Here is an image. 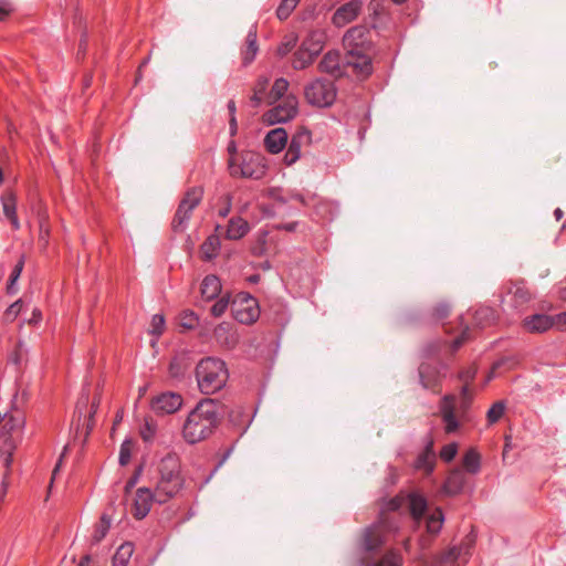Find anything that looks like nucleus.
<instances>
[{"label":"nucleus","mask_w":566,"mask_h":566,"mask_svg":"<svg viewBox=\"0 0 566 566\" xmlns=\"http://www.w3.org/2000/svg\"><path fill=\"white\" fill-rule=\"evenodd\" d=\"M219 423L218 405L214 399H201L188 413L182 426V437L189 444L209 438Z\"/></svg>","instance_id":"1"},{"label":"nucleus","mask_w":566,"mask_h":566,"mask_svg":"<svg viewBox=\"0 0 566 566\" xmlns=\"http://www.w3.org/2000/svg\"><path fill=\"white\" fill-rule=\"evenodd\" d=\"M157 470L158 479L154 489L156 502L165 504L184 486L179 457L176 453H168L159 461Z\"/></svg>","instance_id":"2"},{"label":"nucleus","mask_w":566,"mask_h":566,"mask_svg":"<svg viewBox=\"0 0 566 566\" xmlns=\"http://www.w3.org/2000/svg\"><path fill=\"white\" fill-rule=\"evenodd\" d=\"M473 401V394L470 384L464 382L460 395H446L439 403V411L444 424V432L450 434L457 432L461 423L468 420L469 410Z\"/></svg>","instance_id":"3"},{"label":"nucleus","mask_w":566,"mask_h":566,"mask_svg":"<svg viewBox=\"0 0 566 566\" xmlns=\"http://www.w3.org/2000/svg\"><path fill=\"white\" fill-rule=\"evenodd\" d=\"M195 375L200 392L206 396L220 391L229 379L227 364L217 357L200 359L196 366Z\"/></svg>","instance_id":"4"},{"label":"nucleus","mask_w":566,"mask_h":566,"mask_svg":"<svg viewBox=\"0 0 566 566\" xmlns=\"http://www.w3.org/2000/svg\"><path fill=\"white\" fill-rule=\"evenodd\" d=\"M229 172L232 177L250 178L259 180L268 170L265 158L254 151H243L240 160L231 157L228 161Z\"/></svg>","instance_id":"5"},{"label":"nucleus","mask_w":566,"mask_h":566,"mask_svg":"<svg viewBox=\"0 0 566 566\" xmlns=\"http://www.w3.org/2000/svg\"><path fill=\"white\" fill-rule=\"evenodd\" d=\"M398 527L394 525L385 513L380 514L377 522L366 527L361 535V545L366 552H374L382 547L388 535L396 532Z\"/></svg>","instance_id":"6"},{"label":"nucleus","mask_w":566,"mask_h":566,"mask_svg":"<svg viewBox=\"0 0 566 566\" xmlns=\"http://www.w3.org/2000/svg\"><path fill=\"white\" fill-rule=\"evenodd\" d=\"M203 198V188L195 186L189 188L179 202L171 226L174 231H184L191 218L192 211Z\"/></svg>","instance_id":"7"},{"label":"nucleus","mask_w":566,"mask_h":566,"mask_svg":"<svg viewBox=\"0 0 566 566\" xmlns=\"http://www.w3.org/2000/svg\"><path fill=\"white\" fill-rule=\"evenodd\" d=\"M304 96L313 106L328 107L335 102L337 90L333 82L317 78L305 86Z\"/></svg>","instance_id":"8"},{"label":"nucleus","mask_w":566,"mask_h":566,"mask_svg":"<svg viewBox=\"0 0 566 566\" xmlns=\"http://www.w3.org/2000/svg\"><path fill=\"white\" fill-rule=\"evenodd\" d=\"M234 319L241 324L251 325L260 317V306L255 297L248 293H240L232 302Z\"/></svg>","instance_id":"9"},{"label":"nucleus","mask_w":566,"mask_h":566,"mask_svg":"<svg viewBox=\"0 0 566 566\" xmlns=\"http://www.w3.org/2000/svg\"><path fill=\"white\" fill-rule=\"evenodd\" d=\"M298 112V101L294 95H286L282 103L265 112L263 122L269 125L285 123L293 119Z\"/></svg>","instance_id":"10"},{"label":"nucleus","mask_w":566,"mask_h":566,"mask_svg":"<svg viewBox=\"0 0 566 566\" xmlns=\"http://www.w3.org/2000/svg\"><path fill=\"white\" fill-rule=\"evenodd\" d=\"M345 63L359 78L373 73L371 51L346 50Z\"/></svg>","instance_id":"11"},{"label":"nucleus","mask_w":566,"mask_h":566,"mask_svg":"<svg viewBox=\"0 0 566 566\" xmlns=\"http://www.w3.org/2000/svg\"><path fill=\"white\" fill-rule=\"evenodd\" d=\"M323 49V42L315 41L313 36L305 40L302 45L295 51L292 60V66L294 70H304L310 66L315 57L319 54Z\"/></svg>","instance_id":"12"},{"label":"nucleus","mask_w":566,"mask_h":566,"mask_svg":"<svg viewBox=\"0 0 566 566\" xmlns=\"http://www.w3.org/2000/svg\"><path fill=\"white\" fill-rule=\"evenodd\" d=\"M532 300V294L524 281L510 282L506 294L502 297V304L512 310L520 311Z\"/></svg>","instance_id":"13"},{"label":"nucleus","mask_w":566,"mask_h":566,"mask_svg":"<svg viewBox=\"0 0 566 566\" xmlns=\"http://www.w3.org/2000/svg\"><path fill=\"white\" fill-rule=\"evenodd\" d=\"M370 32L366 25H355L343 36L345 50L371 51Z\"/></svg>","instance_id":"14"},{"label":"nucleus","mask_w":566,"mask_h":566,"mask_svg":"<svg viewBox=\"0 0 566 566\" xmlns=\"http://www.w3.org/2000/svg\"><path fill=\"white\" fill-rule=\"evenodd\" d=\"M182 402L184 399L181 395L172 391H166L151 399L150 408L156 415H171L181 408Z\"/></svg>","instance_id":"15"},{"label":"nucleus","mask_w":566,"mask_h":566,"mask_svg":"<svg viewBox=\"0 0 566 566\" xmlns=\"http://www.w3.org/2000/svg\"><path fill=\"white\" fill-rule=\"evenodd\" d=\"M363 9L360 0H350L336 9L332 17V22L337 28H343L354 21Z\"/></svg>","instance_id":"16"},{"label":"nucleus","mask_w":566,"mask_h":566,"mask_svg":"<svg viewBox=\"0 0 566 566\" xmlns=\"http://www.w3.org/2000/svg\"><path fill=\"white\" fill-rule=\"evenodd\" d=\"M153 502H156L155 491H151L149 488L137 489L132 506L133 516L137 520L146 517Z\"/></svg>","instance_id":"17"},{"label":"nucleus","mask_w":566,"mask_h":566,"mask_svg":"<svg viewBox=\"0 0 566 566\" xmlns=\"http://www.w3.org/2000/svg\"><path fill=\"white\" fill-rule=\"evenodd\" d=\"M420 382L424 389L438 391L441 386L443 375L438 365L422 363L419 366Z\"/></svg>","instance_id":"18"},{"label":"nucleus","mask_w":566,"mask_h":566,"mask_svg":"<svg viewBox=\"0 0 566 566\" xmlns=\"http://www.w3.org/2000/svg\"><path fill=\"white\" fill-rule=\"evenodd\" d=\"M311 133L306 129L297 132L290 140L289 148L284 155V163L287 166L293 165L301 157V148L303 143L310 142Z\"/></svg>","instance_id":"19"},{"label":"nucleus","mask_w":566,"mask_h":566,"mask_svg":"<svg viewBox=\"0 0 566 566\" xmlns=\"http://www.w3.org/2000/svg\"><path fill=\"white\" fill-rule=\"evenodd\" d=\"M522 327L525 332L532 334H542L552 329L551 315L547 314H533L526 316L522 321Z\"/></svg>","instance_id":"20"},{"label":"nucleus","mask_w":566,"mask_h":566,"mask_svg":"<svg viewBox=\"0 0 566 566\" xmlns=\"http://www.w3.org/2000/svg\"><path fill=\"white\" fill-rule=\"evenodd\" d=\"M213 336L218 344L227 349H232L239 343V336L232 325L227 322L218 324L213 329Z\"/></svg>","instance_id":"21"},{"label":"nucleus","mask_w":566,"mask_h":566,"mask_svg":"<svg viewBox=\"0 0 566 566\" xmlns=\"http://www.w3.org/2000/svg\"><path fill=\"white\" fill-rule=\"evenodd\" d=\"M287 137L284 128H274L266 134L264 146L269 153L279 154L286 146Z\"/></svg>","instance_id":"22"},{"label":"nucleus","mask_w":566,"mask_h":566,"mask_svg":"<svg viewBox=\"0 0 566 566\" xmlns=\"http://www.w3.org/2000/svg\"><path fill=\"white\" fill-rule=\"evenodd\" d=\"M318 70L333 76H339L342 74L339 53L337 51L325 53L318 64Z\"/></svg>","instance_id":"23"},{"label":"nucleus","mask_w":566,"mask_h":566,"mask_svg":"<svg viewBox=\"0 0 566 566\" xmlns=\"http://www.w3.org/2000/svg\"><path fill=\"white\" fill-rule=\"evenodd\" d=\"M222 284L217 275H207L201 283L200 293L203 300L211 301L219 296Z\"/></svg>","instance_id":"24"},{"label":"nucleus","mask_w":566,"mask_h":566,"mask_svg":"<svg viewBox=\"0 0 566 566\" xmlns=\"http://www.w3.org/2000/svg\"><path fill=\"white\" fill-rule=\"evenodd\" d=\"M436 464V454L433 451V440L430 439L426 444L423 451L416 460V468L423 470L426 473H431Z\"/></svg>","instance_id":"25"},{"label":"nucleus","mask_w":566,"mask_h":566,"mask_svg":"<svg viewBox=\"0 0 566 566\" xmlns=\"http://www.w3.org/2000/svg\"><path fill=\"white\" fill-rule=\"evenodd\" d=\"M465 485L464 472L460 469L451 471L443 484V489L448 494L460 493Z\"/></svg>","instance_id":"26"},{"label":"nucleus","mask_w":566,"mask_h":566,"mask_svg":"<svg viewBox=\"0 0 566 566\" xmlns=\"http://www.w3.org/2000/svg\"><path fill=\"white\" fill-rule=\"evenodd\" d=\"M408 505L412 518L419 523L427 511V500L418 493L408 495Z\"/></svg>","instance_id":"27"},{"label":"nucleus","mask_w":566,"mask_h":566,"mask_svg":"<svg viewBox=\"0 0 566 566\" xmlns=\"http://www.w3.org/2000/svg\"><path fill=\"white\" fill-rule=\"evenodd\" d=\"M221 249V242L217 234L209 235L200 245L201 258L205 261H211L217 258Z\"/></svg>","instance_id":"28"},{"label":"nucleus","mask_w":566,"mask_h":566,"mask_svg":"<svg viewBox=\"0 0 566 566\" xmlns=\"http://www.w3.org/2000/svg\"><path fill=\"white\" fill-rule=\"evenodd\" d=\"M249 232V223L242 218H232L229 221L226 238L229 240H239Z\"/></svg>","instance_id":"29"},{"label":"nucleus","mask_w":566,"mask_h":566,"mask_svg":"<svg viewBox=\"0 0 566 566\" xmlns=\"http://www.w3.org/2000/svg\"><path fill=\"white\" fill-rule=\"evenodd\" d=\"M258 50L256 32L249 31L245 39V48L242 50V60L245 65L250 64L255 59Z\"/></svg>","instance_id":"30"},{"label":"nucleus","mask_w":566,"mask_h":566,"mask_svg":"<svg viewBox=\"0 0 566 566\" xmlns=\"http://www.w3.org/2000/svg\"><path fill=\"white\" fill-rule=\"evenodd\" d=\"M462 464L467 472L476 474L481 468L480 453L473 448L469 449L463 455Z\"/></svg>","instance_id":"31"},{"label":"nucleus","mask_w":566,"mask_h":566,"mask_svg":"<svg viewBox=\"0 0 566 566\" xmlns=\"http://www.w3.org/2000/svg\"><path fill=\"white\" fill-rule=\"evenodd\" d=\"M289 85L287 80L283 77L276 78L268 94V103L274 104L279 99L283 98L289 90Z\"/></svg>","instance_id":"32"},{"label":"nucleus","mask_w":566,"mask_h":566,"mask_svg":"<svg viewBox=\"0 0 566 566\" xmlns=\"http://www.w3.org/2000/svg\"><path fill=\"white\" fill-rule=\"evenodd\" d=\"M134 547L132 543L122 544L113 556L112 566H127Z\"/></svg>","instance_id":"33"},{"label":"nucleus","mask_w":566,"mask_h":566,"mask_svg":"<svg viewBox=\"0 0 566 566\" xmlns=\"http://www.w3.org/2000/svg\"><path fill=\"white\" fill-rule=\"evenodd\" d=\"M444 522V515L440 507L434 509L427 518V531L437 535L440 533Z\"/></svg>","instance_id":"34"},{"label":"nucleus","mask_w":566,"mask_h":566,"mask_svg":"<svg viewBox=\"0 0 566 566\" xmlns=\"http://www.w3.org/2000/svg\"><path fill=\"white\" fill-rule=\"evenodd\" d=\"M469 545L452 546L440 556L439 562L441 564L455 563L463 554L469 555Z\"/></svg>","instance_id":"35"},{"label":"nucleus","mask_w":566,"mask_h":566,"mask_svg":"<svg viewBox=\"0 0 566 566\" xmlns=\"http://www.w3.org/2000/svg\"><path fill=\"white\" fill-rule=\"evenodd\" d=\"M371 566H402V556L398 551L389 549Z\"/></svg>","instance_id":"36"},{"label":"nucleus","mask_w":566,"mask_h":566,"mask_svg":"<svg viewBox=\"0 0 566 566\" xmlns=\"http://www.w3.org/2000/svg\"><path fill=\"white\" fill-rule=\"evenodd\" d=\"M506 410V403L503 400L494 402L486 412L488 424L492 426L496 423Z\"/></svg>","instance_id":"37"},{"label":"nucleus","mask_w":566,"mask_h":566,"mask_svg":"<svg viewBox=\"0 0 566 566\" xmlns=\"http://www.w3.org/2000/svg\"><path fill=\"white\" fill-rule=\"evenodd\" d=\"M3 212L10 220L13 229H19L20 224L17 216L15 199L13 197H9L3 200Z\"/></svg>","instance_id":"38"},{"label":"nucleus","mask_w":566,"mask_h":566,"mask_svg":"<svg viewBox=\"0 0 566 566\" xmlns=\"http://www.w3.org/2000/svg\"><path fill=\"white\" fill-rule=\"evenodd\" d=\"M473 318L478 326L484 327L494 321V312L490 307H481L475 311Z\"/></svg>","instance_id":"39"},{"label":"nucleus","mask_w":566,"mask_h":566,"mask_svg":"<svg viewBox=\"0 0 566 566\" xmlns=\"http://www.w3.org/2000/svg\"><path fill=\"white\" fill-rule=\"evenodd\" d=\"M111 527V520L104 514L102 515L98 524L95 526V530L92 535V539L94 543H99L108 533Z\"/></svg>","instance_id":"40"},{"label":"nucleus","mask_w":566,"mask_h":566,"mask_svg":"<svg viewBox=\"0 0 566 566\" xmlns=\"http://www.w3.org/2000/svg\"><path fill=\"white\" fill-rule=\"evenodd\" d=\"M297 43V35L294 33H290L283 38L281 43L277 46L276 53L279 56L283 57L287 53H290Z\"/></svg>","instance_id":"41"},{"label":"nucleus","mask_w":566,"mask_h":566,"mask_svg":"<svg viewBox=\"0 0 566 566\" xmlns=\"http://www.w3.org/2000/svg\"><path fill=\"white\" fill-rule=\"evenodd\" d=\"M179 321L181 327L193 329L199 323V317L193 311L186 310L180 313Z\"/></svg>","instance_id":"42"},{"label":"nucleus","mask_w":566,"mask_h":566,"mask_svg":"<svg viewBox=\"0 0 566 566\" xmlns=\"http://www.w3.org/2000/svg\"><path fill=\"white\" fill-rule=\"evenodd\" d=\"M300 0H282L276 9V15L280 20H286L296 8Z\"/></svg>","instance_id":"43"},{"label":"nucleus","mask_w":566,"mask_h":566,"mask_svg":"<svg viewBox=\"0 0 566 566\" xmlns=\"http://www.w3.org/2000/svg\"><path fill=\"white\" fill-rule=\"evenodd\" d=\"M12 464V453L11 452H0V476L2 479V484H6V481L10 474Z\"/></svg>","instance_id":"44"},{"label":"nucleus","mask_w":566,"mask_h":566,"mask_svg":"<svg viewBox=\"0 0 566 566\" xmlns=\"http://www.w3.org/2000/svg\"><path fill=\"white\" fill-rule=\"evenodd\" d=\"M229 302H230V298L228 295H223V296L219 297L218 301L210 308L211 315L214 317L222 316L229 306Z\"/></svg>","instance_id":"45"},{"label":"nucleus","mask_w":566,"mask_h":566,"mask_svg":"<svg viewBox=\"0 0 566 566\" xmlns=\"http://www.w3.org/2000/svg\"><path fill=\"white\" fill-rule=\"evenodd\" d=\"M132 451H133V442L130 440L123 441V443L120 444L119 458H118L120 465H126L129 463L130 458H132Z\"/></svg>","instance_id":"46"},{"label":"nucleus","mask_w":566,"mask_h":566,"mask_svg":"<svg viewBox=\"0 0 566 566\" xmlns=\"http://www.w3.org/2000/svg\"><path fill=\"white\" fill-rule=\"evenodd\" d=\"M269 81L266 78H260L254 90V94L251 97V102L254 106H259L262 102L263 94L268 87Z\"/></svg>","instance_id":"47"},{"label":"nucleus","mask_w":566,"mask_h":566,"mask_svg":"<svg viewBox=\"0 0 566 566\" xmlns=\"http://www.w3.org/2000/svg\"><path fill=\"white\" fill-rule=\"evenodd\" d=\"M458 453V443L451 442L442 447L440 458L444 462H451Z\"/></svg>","instance_id":"48"},{"label":"nucleus","mask_w":566,"mask_h":566,"mask_svg":"<svg viewBox=\"0 0 566 566\" xmlns=\"http://www.w3.org/2000/svg\"><path fill=\"white\" fill-rule=\"evenodd\" d=\"M165 331V317L160 314H155L150 322V333L160 336Z\"/></svg>","instance_id":"49"},{"label":"nucleus","mask_w":566,"mask_h":566,"mask_svg":"<svg viewBox=\"0 0 566 566\" xmlns=\"http://www.w3.org/2000/svg\"><path fill=\"white\" fill-rule=\"evenodd\" d=\"M22 269H23V261L20 260L15 264V266L13 268V270H12V272L10 274L9 283H8V286H7L8 293L12 294V293L15 292L14 284L18 281V279L20 277Z\"/></svg>","instance_id":"50"},{"label":"nucleus","mask_w":566,"mask_h":566,"mask_svg":"<svg viewBox=\"0 0 566 566\" xmlns=\"http://www.w3.org/2000/svg\"><path fill=\"white\" fill-rule=\"evenodd\" d=\"M22 307L23 303L21 300H18L14 303H12L4 312V319L7 322H13L22 311Z\"/></svg>","instance_id":"51"},{"label":"nucleus","mask_w":566,"mask_h":566,"mask_svg":"<svg viewBox=\"0 0 566 566\" xmlns=\"http://www.w3.org/2000/svg\"><path fill=\"white\" fill-rule=\"evenodd\" d=\"M552 319V328H556L558 331H566V312L551 315Z\"/></svg>","instance_id":"52"},{"label":"nucleus","mask_w":566,"mask_h":566,"mask_svg":"<svg viewBox=\"0 0 566 566\" xmlns=\"http://www.w3.org/2000/svg\"><path fill=\"white\" fill-rule=\"evenodd\" d=\"M450 313V306L447 303H439L432 311V316L436 319H443Z\"/></svg>","instance_id":"53"},{"label":"nucleus","mask_w":566,"mask_h":566,"mask_svg":"<svg viewBox=\"0 0 566 566\" xmlns=\"http://www.w3.org/2000/svg\"><path fill=\"white\" fill-rule=\"evenodd\" d=\"M470 337V328L465 326V328L461 332V334L455 337V339L452 342V350H458Z\"/></svg>","instance_id":"54"},{"label":"nucleus","mask_w":566,"mask_h":566,"mask_svg":"<svg viewBox=\"0 0 566 566\" xmlns=\"http://www.w3.org/2000/svg\"><path fill=\"white\" fill-rule=\"evenodd\" d=\"M155 432V426L149 422H146L143 429L140 430V436L145 442H149L154 439Z\"/></svg>","instance_id":"55"},{"label":"nucleus","mask_w":566,"mask_h":566,"mask_svg":"<svg viewBox=\"0 0 566 566\" xmlns=\"http://www.w3.org/2000/svg\"><path fill=\"white\" fill-rule=\"evenodd\" d=\"M13 11V7L9 0H0V21L6 20Z\"/></svg>","instance_id":"56"},{"label":"nucleus","mask_w":566,"mask_h":566,"mask_svg":"<svg viewBox=\"0 0 566 566\" xmlns=\"http://www.w3.org/2000/svg\"><path fill=\"white\" fill-rule=\"evenodd\" d=\"M476 375V368L474 366H470L469 368L462 370L459 374L460 380L463 382L470 384Z\"/></svg>","instance_id":"57"},{"label":"nucleus","mask_w":566,"mask_h":566,"mask_svg":"<svg viewBox=\"0 0 566 566\" xmlns=\"http://www.w3.org/2000/svg\"><path fill=\"white\" fill-rule=\"evenodd\" d=\"M401 503H402V499L400 496H396V497L391 499L390 501H388V503L386 504V507L388 511H397L401 506Z\"/></svg>","instance_id":"58"},{"label":"nucleus","mask_w":566,"mask_h":566,"mask_svg":"<svg viewBox=\"0 0 566 566\" xmlns=\"http://www.w3.org/2000/svg\"><path fill=\"white\" fill-rule=\"evenodd\" d=\"M169 374L171 377L177 378L181 375L179 370V363L177 359H174L169 364Z\"/></svg>","instance_id":"59"},{"label":"nucleus","mask_w":566,"mask_h":566,"mask_svg":"<svg viewBox=\"0 0 566 566\" xmlns=\"http://www.w3.org/2000/svg\"><path fill=\"white\" fill-rule=\"evenodd\" d=\"M297 222H287V223H280L275 226V229L277 230H284L287 232H294L297 228Z\"/></svg>","instance_id":"60"},{"label":"nucleus","mask_w":566,"mask_h":566,"mask_svg":"<svg viewBox=\"0 0 566 566\" xmlns=\"http://www.w3.org/2000/svg\"><path fill=\"white\" fill-rule=\"evenodd\" d=\"M237 119H235V116H231L230 118V130H231V135H234L237 133Z\"/></svg>","instance_id":"61"},{"label":"nucleus","mask_w":566,"mask_h":566,"mask_svg":"<svg viewBox=\"0 0 566 566\" xmlns=\"http://www.w3.org/2000/svg\"><path fill=\"white\" fill-rule=\"evenodd\" d=\"M99 400H101L99 397H94V399L92 401V407H91L92 408L91 416H93L96 412L98 405H99Z\"/></svg>","instance_id":"62"},{"label":"nucleus","mask_w":566,"mask_h":566,"mask_svg":"<svg viewBox=\"0 0 566 566\" xmlns=\"http://www.w3.org/2000/svg\"><path fill=\"white\" fill-rule=\"evenodd\" d=\"M91 557L90 555H85L81 558L78 566H90Z\"/></svg>","instance_id":"63"},{"label":"nucleus","mask_w":566,"mask_h":566,"mask_svg":"<svg viewBox=\"0 0 566 566\" xmlns=\"http://www.w3.org/2000/svg\"><path fill=\"white\" fill-rule=\"evenodd\" d=\"M228 109L231 116H235V103L234 101H229L228 103Z\"/></svg>","instance_id":"64"}]
</instances>
